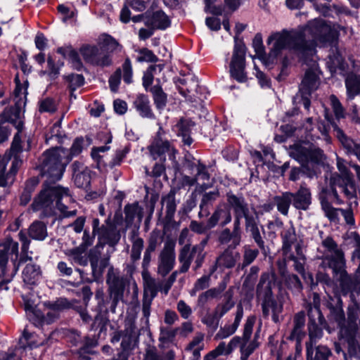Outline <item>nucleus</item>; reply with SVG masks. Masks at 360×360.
<instances>
[{
  "label": "nucleus",
  "instance_id": "f257e3e1",
  "mask_svg": "<svg viewBox=\"0 0 360 360\" xmlns=\"http://www.w3.org/2000/svg\"><path fill=\"white\" fill-rule=\"evenodd\" d=\"M337 37V32L326 21L315 19L297 29H283L271 34L267 44L271 45L269 59L273 63L281 52L290 49L303 59L313 56L316 53V41H333Z\"/></svg>",
  "mask_w": 360,
  "mask_h": 360
},
{
  "label": "nucleus",
  "instance_id": "f03ea898",
  "mask_svg": "<svg viewBox=\"0 0 360 360\" xmlns=\"http://www.w3.org/2000/svg\"><path fill=\"white\" fill-rule=\"evenodd\" d=\"M64 199H71L68 188L44 183L43 188L34 198L31 207L34 212L43 210L46 214H51L53 208L56 207L64 218L75 216L77 210L68 211V207L62 202Z\"/></svg>",
  "mask_w": 360,
  "mask_h": 360
},
{
  "label": "nucleus",
  "instance_id": "7ed1b4c3",
  "mask_svg": "<svg viewBox=\"0 0 360 360\" xmlns=\"http://www.w3.org/2000/svg\"><path fill=\"white\" fill-rule=\"evenodd\" d=\"M64 148H54L43 153L41 160V172L51 181L60 180L65 172L66 165L70 162V158L66 156Z\"/></svg>",
  "mask_w": 360,
  "mask_h": 360
},
{
  "label": "nucleus",
  "instance_id": "20e7f679",
  "mask_svg": "<svg viewBox=\"0 0 360 360\" xmlns=\"http://www.w3.org/2000/svg\"><path fill=\"white\" fill-rule=\"evenodd\" d=\"M321 254L320 266L323 269H333L346 262L345 253L334 239L328 236L322 238L321 246L318 248Z\"/></svg>",
  "mask_w": 360,
  "mask_h": 360
},
{
  "label": "nucleus",
  "instance_id": "39448f33",
  "mask_svg": "<svg viewBox=\"0 0 360 360\" xmlns=\"http://www.w3.org/2000/svg\"><path fill=\"white\" fill-rule=\"evenodd\" d=\"M20 147L13 143L11 150L0 159V186H7L13 183L15 176L22 165L18 156Z\"/></svg>",
  "mask_w": 360,
  "mask_h": 360
},
{
  "label": "nucleus",
  "instance_id": "423d86ee",
  "mask_svg": "<svg viewBox=\"0 0 360 360\" xmlns=\"http://www.w3.org/2000/svg\"><path fill=\"white\" fill-rule=\"evenodd\" d=\"M106 283L108 285V293L112 301L110 309L113 313L118 302L123 299L126 282L123 276L120 275L118 269L110 266L108 269Z\"/></svg>",
  "mask_w": 360,
  "mask_h": 360
},
{
  "label": "nucleus",
  "instance_id": "0eeeda50",
  "mask_svg": "<svg viewBox=\"0 0 360 360\" xmlns=\"http://www.w3.org/2000/svg\"><path fill=\"white\" fill-rule=\"evenodd\" d=\"M194 258L195 266L193 269L194 270H197L201 267L205 259V253H202L200 247H191V244H186L180 249L178 258L180 263L178 271L180 274H184L188 271Z\"/></svg>",
  "mask_w": 360,
  "mask_h": 360
},
{
  "label": "nucleus",
  "instance_id": "6e6552de",
  "mask_svg": "<svg viewBox=\"0 0 360 360\" xmlns=\"http://www.w3.org/2000/svg\"><path fill=\"white\" fill-rule=\"evenodd\" d=\"M290 155L302 165L308 162L317 163L321 161L323 152L309 143H302L291 147Z\"/></svg>",
  "mask_w": 360,
  "mask_h": 360
},
{
  "label": "nucleus",
  "instance_id": "1a4fd4ad",
  "mask_svg": "<svg viewBox=\"0 0 360 360\" xmlns=\"http://www.w3.org/2000/svg\"><path fill=\"white\" fill-rule=\"evenodd\" d=\"M176 243L172 239L167 240L158 256V274L162 277L167 276L174 267L176 263Z\"/></svg>",
  "mask_w": 360,
  "mask_h": 360
},
{
  "label": "nucleus",
  "instance_id": "9d476101",
  "mask_svg": "<svg viewBox=\"0 0 360 360\" xmlns=\"http://www.w3.org/2000/svg\"><path fill=\"white\" fill-rule=\"evenodd\" d=\"M163 134L164 131L160 128L154 140L148 146L150 154L154 160L159 158L161 162H165L166 160L165 155L167 153L169 159L174 160L176 150L171 142L162 138V136Z\"/></svg>",
  "mask_w": 360,
  "mask_h": 360
},
{
  "label": "nucleus",
  "instance_id": "9b49d317",
  "mask_svg": "<svg viewBox=\"0 0 360 360\" xmlns=\"http://www.w3.org/2000/svg\"><path fill=\"white\" fill-rule=\"evenodd\" d=\"M245 47L243 44H236L230 63V73L232 77L238 82H243L247 76L245 72Z\"/></svg>",
  "mask_w": 360,
  "mask_h": 360
},
{
  "label": "nucleus",
  "instance_id": "f8f14e48",
  "mask_svg": "<svg viewBox=\"0 0 360 360\" xmlns=\"http://www.w3.org/2000/svg\"><path fill=\"white\" fill-rule=\"evenodd\" d=\"M80 53L84 60L93 65L106 67L112 63L110 55L105 53L101 46L85 45L81 47Z\"/></svg>",
  "mask_w": 360,
  "mask_h": 360
},
{
  "label": "nucleus",
  "instance_id": "ddd939ff",
  "mask_svg": "<svg viewBox=\"0 0 360 360\" xmlns=\"http://www.w3.org/2000/svg\"><path fill=\"white\" fill-rule=\"evenodd\" d=\"M323 328L330 332L322 312L314 310L311 311V315L309 316L308 331L309 341L308 342H312L313 345H314L316 340L322 338Z\"/></svg>",
  "mask_w": 360,
  "mask_h": 360
},
{
  "label": "nucleus",
  "instance_id": "4468645a",
  "mask_svg": "<svg viewBox=\"0 0 360 360\" xmlns=\"http://www.w3.org/2000/svg\"><path fill=\"white\" fill-rule=\"evenodd\" d=\"M103 248L104 243L98 242L96 245L89 252L88 258L91 264L92 274L94 277L101 276L104 269L109 264V257H102Z\"/></svg>",
  "mask_w": 360,
  "mask_h": 360
},
{
  "label": "nucleus",
  "instance_id": "2eb2a0df",
  "mask_svg": "<svg viewBox=\"0 0 360 360\" xmlns=\"http://www.w3.org/2000/svg\"><path fill=\"white\" fill-rule=\"evenodd\" d=\"M226 200L229 207L233 210L234 215H242L246 221L254 215L250 214L248 203L242 195H236L232 192L226 193Z\"/></svg>",
  "mask_w": 360,
  "mask_h": 360
},
{
  "label": "nucleus",
  "instance_id": "dca6fc26",
  "mask_svg": "<svg viewBox=\"0 0 360 360\" xmlns=\"http://www.w3.org/2000/svg\"><path fill=\"white\" fill-rule=\"evenodd\" d=\"M236 248H227L217 258L214 266L211 273H213L217 268L220 269H231L234 267L236 263L240 259V254L235 250Z\"/></svg>",
  "mask_w": 360,
  "mask_h": 360
},
{
  "label": "nucleus",
  "instance_id": "f3484780",
  "mask_svg": "<svg viewBox=\"0 0 360 360\" xmlns=\"http://www.w3.org/2000/svg\"><path fill=\"white\" fill-rule=\"evenodd\" d=\"M259 221L257 216L249 218L245 221V231L250 233V237L262 251V254L266 255L269 250L266 247L264 238L261 235L259 229Z\"/></svg>",
  "mask_w": 360,
  "mask_h": 360
},
{
  "label": "nucleus",
  "instance_id": "a211bd4d",
  "mask_svg": "<svg viewBox=\"0 0 360 360\" xmlns=\"http://www.w3.org/2000/svg\"><path fill=\"white\" fill-rule=\"evenodd\" d=\"M121 346L124 350L132 349L138 342L139 333L132 320L125 322L124 329L122 331Z\"/></svg>",
  "mask_w": 360,
  "mask_h": 360
},
{
  "label": "nucleus",
  "instance_id": "6ab92c4d",
  "mask_svg": "<svg viewBox=\"0 0 360 360\" xmlns=\"http://www.w3.org/2000/svg\"><path fill=\"white\" fill-rule=\"evenodd\" d=\"M328 25H330L333 28H334L337 32V37L333 41H327V42H320V44H329L332 46L331 53L328 56V60L326 62V65L328 68H329L330 72H335L338 68L342 70L344 69V58L342 56V55L340 53V52L338 51L337 48L335 47L337 39L338 37V32L335 27V25H332L330 23H328ZM318 41H316V44Z\"/></svg>",
  "mask_w": 360,
  "mask_h": 360
},
{
  "label": "nucleus",
  "instance_id": "aec40b11",
  "mask_svg": "<svg viewBox=\"0 0 360 360\" xmlns=\"http://www.w3.org/2000/svg\"><path fill=\"white\" fill-rule=\"evenodd\" d=\"M72 168L75 184L78 188H86L91 181L90 169L84 166L83 163L78 161L73 162Z\"/></svg>",
  "mask_w": 360,
  "mask_h": 360
},
{
  "label": "nucleus",
  "instance_id": "412c9836",
  "mask_svg": "<svg viewBox=\"0 0 360 360\" xmlns=\"http://www.w3.org/2000/svg\"><path fill=\"white\" fill-rule=\"evenodd\" d=\"M279 273L287 288L295 295L302 292L303 286L299 277L295 274H289L286 270L284 262H278Z\"/></svg>",
  "mask_w": 360,
  "mask_h": 360
},
{
  "label": "nucleus",
  "instance_id": "4be33fe9",
  "mask_svg": "<svg viewBox=\"0 0 360 360\" xmlns=\"http://www.w3.org/2000/svg\"><path fill=\"white\" fill-rule=\"evenodd\" d=\"M98 238V242H102L104 245L108 244L110 246H114L120 241L121 235L115 225L108 219L105 221V224H103Z\"/></svg>",
  "mask_w": 360,
  "mask_h": 360
},
{
  "label": "nucleus",
  "instance_id": "5701e85b",
  "mask_svg": "<svg viewBox=\"0 0 360 360\" xmlns=\"http://www.w3.org/2000/svg\"><path fill=\"white\" fill-rule=\"evenodd\" d=\"M292 205L297 210L306 211L311 204V193L305 184H302L297 192L292 193Z\"/></svg>",
  "mask_w": 360,
  "mask_h": 360
},
{
  "label": "nucleus",
  "instance_id": "b1692460",
  "mask_svg": "<svg viewBox=\"0 0 360 360\" xmlns=\"http://www.w3.org/2000/svg\"><path fill=\"white\" fill-rule=\"evenodd\" d=\"M335 136L349 154H353L360 160V144L348 137L335 122H331Z\"/></svg>",
  "mask_w": 360,
  "mask_h": 360
},
{
  "label": "nucleus",
  "instance_id": "393cba45",
  "mask_svg": "<svg viewBox=\"0 0 360 360\" xmlns=\"http://www.w3.org/2000/svg\"><path fill=\"white\" fill-rule=\"evenodd\" d=\"M9 256L12 261H16L18 257V243L11 238L0 249V268L6 266Z\"/></svg>",
  "mask_w": 360,
  "mask_h": 360
},
{
  "label": "nucleus",
  "instance_id": "a878e982",
  "mask_svg": "<svg viewBox=\"0 0 360 360\" xmlns=\"http://www.w3.org/2000/svg\"><path fill=\"white\" fill-rule=\"evenodd\" d=\"M243 316V308L241 304L237 306L233 323H226L221 327L215 335V339H225L236 333Z\"/></svg>",
  "mask_w": 360,
  "mask_h": 360
},
{
  "label": "nucleus",
  "instance_id": "bb28decb",
  "mask_svg": "<svg viewBox=\"0 0 360 360\" xmlns=\"http://www.w3.org/2000/svg\"><path fill=\"white\" fill-rule=\"evenodd\" d=\"M262 314L264 317H268L270 314V311L272 313V320L274 323L280 321V314L283 311V304L276 301L272 297L262 301Z\"/></svg>",
  "mask_w": 360,
  "mask_h": 360
},
{
  "label": "nucleus",
  "instance_id": "cd10ccee",
  "mask_svg": "<svg viewBox=\"0 0 360 360\" xmlns=\"http://www.w3.org/2000/svg\"><path fill=\"white\" fill-rule=\"evenodd\" d=\"M331 198L334 199V202L337 205L343 203V200L340 198L337 190L336 177H332L330 180L329 186L323 187L319 193L321 205L324 201L329 202V199Z\"/></svg>",
  "mask_w": 360,
  "mask_h": 360
},
{
  "label": "nucleus",
  "instance_id": "c85d7f7f",
  "mask_svg": "<svg viewBox=\"0 0 360 360\" xmlns=\"http://www.w3.org/2000/svg\"><path fill=\"white\" fill-rule=\"evenodd\" d=\"M129 238L131 243L130 259L133 262H136L141 258V254L144 246V241L143 239L139 236V230L137 229H134L130 231Z\"/></svg>",
  "mask_w": 360,
  "mask_h": 360
},
{
  "label": "nucleus",
  "instance_id": "c756f323",
  "mask_svg": "<svg viewBox=\"0 0 360 360\" xmlns=\"http://www.w3.org/2000/svg\"><path fill=\"white\" fill-rule=\"evenodd\" d=\"M141 276L143 283V296L155 298L160 290V283L151 276L149 271H142Z\"/></svg>",
  "mask_w": 360,
  "mask_h": 360
},
{
  "label": "nucleus",
  "instance_id": "7c9ffc66",
  "mask_svg": "<svg viewBox=\"0 0 360 360\" xmlns=\"http://www.w3.org/2000/svg\"><path fill=\"white\" fill-rule=\"evenodd\" d=\"M146 25L155 30H165L170 25V20L164 12L157 11L147 16Z\"/></svg>",
  "mask_w": 360,
  "mask_h": 360
},
{
  "label": "nucleus",
  "instance_id": "2f4dec72",
  "mask_svg": "<svg viewBox=\"0 0 360 360\" xmlns=\"http://www.w3.org/2000/svg\"><path fill=\"white\" fill-rule=\"evenodd\" d=\"M314 346L312 342H306L307 360H328L332 353L327 347Z\"/></svg>",
  "mask_w": 360,
  "mask_h": 360
},
{
  "label": "nucleus",
  "instance_id": "473e14b6",
  "mask_svg": "<svg viewBox=\"0 0 360 360\" xmlns=\"http://www.w3.org/2000/svg\"><path fill=\"white\" fill-rule=\"evenodd\" d=\"M208 219L210 227L214 228L218 224L220 226L224 227L231 221L232 216L230 210L217 207Z\"/></svg>",
  "mask_w": 360,
  "mask_h": 360
},
{
  "label": "nucleus",
  "instance_id": "72a5a7b5",
  "mask_svg": "<svg viewBox=\"0 0 360 360\" xmlns=\"http://www.w3.org/2000/svg\"><path fill=\"white\" fill-rule=\"evenodd\" d=\"M319 84V79L316 72L311 70L306 72L304 77L300 86V91L302 94H311L317 89Z\"/></svg>",
  "mask_w": 360,
  "mask_h": 360
},
{
  "label": "nucleus",
  "instance_id": "f704fd0d",
  "mask_svg": "<svg viewBox=\"0 0 360 360\" xmlns=\"http://www.w3.org/2000/svg\"><path fill=\"white\" fill-rule=\"evenodd\" d=\"M274 283L270 279L268 273H263L261 275L259 283L257 286V295L264 301L273 297L272 285Z\"/></svg>",
  "mask_w": 360,
  "mask_h": 360
},
{
  "label": "nucleus",
  "instance_id": "c9c22d12",
  "mask_svg": "<svg viewBox=\"0 0 360 360\" xmlns=\"http://www.w3.org/2000/svg\"><path fill=\"white\" fill-rule=\"evenodd\" d=\"M134 106L140 116L149 119H153L155 115L152 111L148 97L144 94H139L135 98Z\"/></svg>",
  "mask_w": 360,
  "mask_h": 360
},
{
  "label": "nucleus",
  "instance_id": "e433bc0d",
  "mask_svg": "<svg viewBox=\"0 0 360 360\" xmlns=\"http://www.w3.org/2000/svg\"><path fill=\"white\" fill-rule=\"evenodd\" d=\"M57 52L61 54L65 58H68L72 64L74 69L80 70L82 67V63L77 51L72 46H63L57 49Z\"/></svg>",
  "mask_w": 360,
  "mask_h": 360
},
{
  "label": "nucleus",
  "instance_id": "4c0bfd02",
  "mask_svg": "<svg viewBox=\"0 0 360 360\" xmlns=\"http://www.w3.org/2000/svg\"><path fill=\"white\" fill-rule=\"evenodd\" d=\"M336 182L337 188H338L347 198L350 200L356 197V188L351 177L342 178L336 176Z\"/></svg>",
  "mask_w": 360,
  "mask_h": 360
},
{
  "label": "nucleus",
  "instance_id": "58836bf2",
  "mask_svg": "<svg viewBox=\"0 0 360 360\" xmlns=\"http://www.w3.org/2000/svg\"><path fill=\"white\" fill-rule=\"evenodd\" d=\"M292 193L283 192L281 195H276L273 198L274 203L276 205L278 211L283 215L287 216L290 205H292Z\"/></svg>",
  "mask_w": 360,
  "mask_h": 360
},
{
  "label": "nucleus",
  "instance_id": "ea45409f",
  "mask_svg": "<svg viewBox=\"0 0 360 360\" xmlns=\"http://www.w3.org/2000/svg\"><path fill=\"white\" fill-rule=\"evenodd\" d=\"M40 276V268L35 264H27L22 271L23 281L27 285H35L39 281Z\"/></svg>",
  "mask_w": 360,
  "mask_h": 360
},
{
  "label": "nucleus",
  "instance_id": "a19ab883",
  "mask_svg": "<svg viewBox=\"0 0 360 360\" xmlns=\"http://www.w3.org/2000/svg\"><path fill=\"white\" fill-rule=\"evenodd\" d=\"M218 242L221 245H226L231 243L228 248H236L241 242V236L235 234L229 228H225L219 233Z\"/></svg>",
  "mask_w": 360,
  "mask_h": 360
},
{
  "label": "nucleus",
  "instance_id": "79ce46f5",
  "mask_svg": "<svg viewBox=\"0 0 360 360\" xmlns=\"http://www.w3.org/2000/svg\"><path fill=\"white\" fill-rule=\"evenodd\" d=\"M86 247L82 244L75 248L68 250L65 255L70 257L72 260L80 265L86 266L88 264V257L86 255Z\"/></svg>",
  "mask_w": 360,
  "mask_h": 360
},
{
  "label": "nucleus",
  "instance_id": "37998d69",
  "mask_svg": "<svg viewBox=\"0 0 360 360\" xmlns=\"http://www.w3.org/2000/svg\"><path fill=\"white\" fill-rule=\"evenodd\" d=\"M219 193L217 190L205 193L200 204V211L198 213L200 217H206L209 214V207L214 201L219 197Z\"/></svg>",
  "mask_w": 360,
  "mask_h": 360
},
{
  "label": "nucleus",
  "instance_id": "c03bdc74",
  "mask_svg": "<svg viewBox=\"0 0 360 360\" xmlns=\"http://www.w3.org/2000/svg\"><path fill=\"white\" fill-rule=\"evenodd\" d=\"M28 234L34 240H44L48 235L46 224L40 221H34L29 227Z\"/></svg>",
  "mask_w": 360,
  "mask_h": 360
},
{
  "label": "nucleus",
  "instance_id": "a18cd8bd",
  "mask_svg": "<svg viewBox=\"0 0 360 360\" xmlns=\"http://www.w3.org/2000/svg\"><path fill=\"white\" fill-rule=\"evenodd\" d=\"M347 96L353 99L354 96L360 94V77L354 74L347 75L345 79Z\"/></svg>",
  "mask_w": 360,
  "mask_h": 360
},
{
  "label": "nucleus",
  "instance_id": "49530a36",
  "mask_svg": "<svg viewBox=\"0 0 360 360\" xmlns=\"http://www.w3.org/2000/svg\"><path fill=\"white\" fill-rule=\"evenodd\" d=\"M181 86H179V91L184 96L195 90L198 86L197 78L193 75H188L186 77L178 79Z\"/></svg>",
  "mask_w": 360,
  "mask_h": 360
},
{
  "label": "nucleus",
  "instance_id": "de8ad7c7",
  "mask_svg": "<svg viewBox=\"0 0 360 360\" xmlns=\"http://www.w3.org/2000/svg\"><path fill=\"white\" fill-rule=\"evenodd\" d=\"M224 298L225 302L218 304L214 309L219 319L235 305V302L233 301V292L231 289H229L225 292Z\"/></svg>",
  "mask_w": 360,
  "mask_h": 360
},
{
  "label": "nucleus",
  "instance_id": "09e8293b",
  "mask_svg": "<svg viewBox=\"0 0 360 360\" xmlns=\"http://www.w3.org/2000/svg\"><path fill=\"white\" fill-rule=\"evenodd\" d=\"M225 289V285L221 284L217 288H212L199 295L197 304L199 307H204L210 300L217 298Z\"/></svg>",
  "mask_w": 360,
  "mask_h": 360
},
{
  "label": "nucleus",
  "instance_id": "8fccbe9b",
  "mask_svg": "<svg viewBox=\"0 0 360 360\" xmlns=\"http://www.w3.org/2000/svg\"><path fill=\"white\" fill-rule=\"evenodd\" d=\"M162 205L165 207L166 219L167 221H172L176 212V204L175 200V194L174 192H169L167 195L162 197Z\"/></svg>",
  "mask_w": 360,
  "mask_h": 360
},
{
  "label": "nucleus",
  "instance_id": "3c124183",
  "mask_svg": "<svg viewBox=\"0 0 360 360\" xmlns=\"http://www.w3.org/2000/svg\"><path fill=\"white\" fill-rule=\"evenodd\" d=\"M101 47L105 53L110 55L111 53L121 51L122 46L111 36L104 34L101 38Z\"/></svg>",
  "mask_w": 360,
  "mask_h": 360
},
{
  "label": "nucleus",
  "instance_id": "603ef678",
  "mask_svg": "<svg viewBox=\"0 0 360 360\" xmlns=\"http://www.w3.org/2000/svg\"><path fill=\"white\" fill-rule=\"evenodd\" d=\"M63 65V61L58 60L55 62L52 57L49 56L47 58V70L41 71V75H46L51 80L55 79L59 76L60 70Z\"/></svg>",
  "mask_w": 360,
  "mask_h": 360
},
{
  "label": "nucleus",
  "instance_id": "864d4df0",
  "mask_svg": "<svg viewBox=\"0 0 360 360\" xmlns=\"http://www.w3.org/2000/svg\"><path fill=\"white\" fill-rule=\"evenodd\" d=\"M124 214L125 221L128 224L132 223L136 217H138L141 221L143 217V209L139 206L137 202L128 204L124 207Z\"/></svg>",
  "mask_w": 360,
  "mask_h": 360
},
{
  "label": "nucleus",
  "instance_id": "5fc2aeb1",
  "mask_svg": "<svg viewBox=\"0 0 360 360\" xmlns=\"http://www.w3.org/2000/svg\"><path fill=\"white\" fill-rule=\"evenodd\" d=\"M153 94L154 103L157 109L162 110L165 108L167 102V94L163 91L161 86L155 85L150 88Z\"/></svg>",
  "mask_w": 360,
  "mask_h": 360
},
{
  "label": "nucleus",
  "instance_id": "6e6d98bb",
  "mask_svg": "<svg viewBox=\"0 0 360 360\" xmlns=\"http://www.w3.org/2000/svg\"><path fill=\"white\" fill-rule=\"evenodd\" d=\"M258 249H252L250 245L243 247V262L238 264V268L243 269L251 264L259 255Z\"/></svg>",
  "mask_w": 360,
  "mask_h": 360
},
{
  "label": "nucleus",
  "instance_id": "4d7b16f0",
  "mask_svg": "<svg viewBox=\"0 0 360 360\" xmlns=\"http://www.w3.org/2000/svg\"><path fill=\"white\" fill-rule=\"evenodd\" d=\"M177 134L182 137L183 141L186 145L190 146L193 139L190 136L191 129L187 121L181 120L176 124Z\"/></svg>",
  "mask_w": 360,
  "mask_h": 360
},
{
  "label": "nucleus",
  "instance_id": "13d9d810",
  "mask_svg": "<svg viewBox=\"0 0 360 360\" xmlns=\"http://www.w3.org/2000/svg\"><path fill=\"white\" fill-rule=\"evenodd\" d=\"M321 208L324 212L325 216L333 222L339 221V212H341L342 208L333 207L330 202L324 201L322 202Z\"/></svg>",
  "mask_w": 360,
  "mask_h": 360
},
{
  "label": "nucleus",
  "instance_id": "bf43d9fd",
  "mask_svg": "<svg viewBox=\"0 0 360 360\" xmlns=\"http://www.w3.org/2000/svg\"><path fill=\"white\" fill-rule=\"evenodd\" d=\"M164 64L152 65L146 70L143 77V86L146 90L153 82V71L155 68H158V72H160L164 69Z\"/></svg>",
  "mask_w": 360,
  "mask_h": 360
},
{
  "label": "nucleus",
  "instance_id": "052dcab7",
  "mask_svg": "<svg viewBox=\"0 0 360 360\" xmlns=\"http://www.w3.org/2000/svg\"><path fill=\"white\" fill-rule=\"evenodd\" d=\"M219 321L220 319L214 311L206 313L201 318V322L213 331L217 329Z\"/></svg>",
  "mask_w": 360,
  "mask_h": 360
},
{
  "label": "nucleus",
  "instance_id": "680f3d73",
  "mask_svg": "<svg viewBox=\"0 0 360 360\" xmlns=\"http://www.w3.org/2000/svg\"><path fill=\"white\" fill-rule=\"evenodd\" d=\"M296 237L295 229L291 228L286 230L283 236V252L287 255L291 248V245L295 242Z\"/></svg>",
  "mask_w": 360,
  "mask_h": 360
},
{
  "label": "nucleus",
  "instance_id": "e2e57ef3",
  "mask_svg": "<svg viewBox=\"0 0 360 360\" xmlns=\"http://www.w3.org/2000/svg\"><path fill=\"white\" fill-rule=\"evenodd\" d=\"M84 143V139L82 137H77L74 140L70 150L65 148V150L67 152V158H70V162L74 157L79 155L82 153Z\"/></svg>",
  "mask_w": 360,
  "mask_h": 360
},
{
  "label": "nucleus",
  "instance_id": "0e129e2a",
  "mask_svg": "<svg viewBox=\"0 0 360 360\" xmlns=\"http://www.w3.org/2000/svg\"><path fill=\"white\" fill-rule=\"evenodd\" d=\"M64 78L68 82V86L72 94L84 83L83 75L79 74H71L65 76Z\"/></svg>",
  "mask_w": 360,
  "mask_h": 360
},
{
  "label": "nucleus",
  "instance_id": "69168bd1",
  "mask_svg": "<svg viewBox=\"0 0 360 360\" xmlns=\"http://www.w3.org/2000/svg\"><path fill=\"white\" fill-rule=\"evenodd\" d=\"M248 342L249 341L243 340V342L240 345V360H248L250 354L253 353V352L259 345L255 340L250 342Z\"/></svg>",
  "mask_w": 360,
  "mask_h": 360
},
{
  "label": "nucleus",
  "instance_id": "338daca9",
  "mask_svg": "<svg viewBox=\"0 0 360 360\" xmlns=\"http://www.w3.org/2000/svg\"><path fill=\"white\" fill-rule=\"evenodd\" d=\"M39 111L40 112H55L57 110L56 102L51 98H45L38 103Z\"/></svg>",
  "mask_w": 360,
  "mask_h": 360
},
{
  "label": "nucleus",
  "instance_id": "774afa93",
  "mask_svg": "<svg viewBox=\"0 0 360 360\" xmlns=\"http://www.w3.org/2000/svg\"><path fill=\"white\" fill-rule=\"evenodd\" d=\"M162 241V236L159 230H153L149 235L146 248L155 251Z\"/></svg>",
  "mask_w": 360,
  "mask_h": 360
}]
</instances>
